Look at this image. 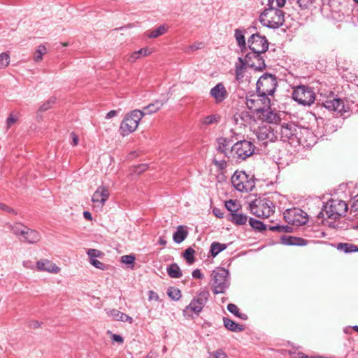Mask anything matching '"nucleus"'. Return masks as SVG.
I'll return each mask as SVG.
<instances>
[{
  "instance_id": "nucleus-1",
  "label": "nucleus",
  "mask_w": 358,
  "mask_h": 358,
  "mask_svg": "<svg viewBox=\"0 0 358 358\" xmlns=\"http://www.w3.org/2000/svg\"><path fill=\"white\" fill-rule=\"evenodd\" d=\"M249 48L252 51L245 55L244 61L239 58L242 64L240 67H266L262 53L268 48L266 38L259 33L253 34L248 41Z\"/></svg>"
},
{
  "instance_id": "nucleus-2",
  "label": "nucleus",
  "mask_w": 358,
  "mask_h": 358,
  "mask_svg": "<svg viewBox=\"0 0 358 358\" xmlns=\"http://www.w3.org/2000/svg\"><path fill=\"white\" fill-rule=\"evenodd\" d=\"M273 3L274 0H268L269 8L261 14L259 20L265 27L277 29L284 23V13L282 10L273 7Z\"/></svg>"
},
{
  "instance_id": "nucleus-3",
  "label": "nucleus",
  "mask_w": 358,
  "mask_h": 358,
  "mask_svg": "<svg viewBox=\"0 0 358 358\" xmlns=\"http://www.w3.org/2000/svg\"><path fill=\"white\" fill-rule=\"evenodd\" d=\"M255 148L254 144L250 141L246 140L237 141L231 147L229 160L241 163L252 155Z\"/></svg>"
},
{
  "instance_id": "nucleus-4",
  "label": "nucleus",
  "mask_w": 358,
  "mask_h": 358,
  "mask_svg": "<svg viewBox=\"0 0 358 358\" xmlns=\"http://www.w3.org/2000/svg\"><path fill=\"white\" fill-rule=\"evenodd\" d=\"M348 208V204L344 201L330 199L319 213L318 217H323L325 213L328 218L336 220L345 215Z\"/></svg>"
},
{
  "instance_id": "nucleus-5",
  "label": "nucleus",
  "mask_w": 358,
  "mask_h": 358,
  "mask_svg": "<svg viewBox=\"0 0 358 358\" xmlns=\"http://www.w3.org/2000/svg\"><path fill=\"white\" fill-rule=\"evenodd\" d=\"M211 285L214 294L224 293L230 285L229 271L221 267L213 270L211 273Z\"/></svg>"
},
{
  "instance_id": "nucleus-6",
  "label": "nucleus",
  "mask_w": 358,
  "mask_h": 358,
  "mask_svg": "<svg viewBox=\"0 0 358 358\" xmlns=\"http://www.w3.org/2000/svg\"><path fill=\"white\" fill-rule=\"evenodd\" d=\"M251 213L257 217L267 218L275 213V206L268 198H258L250 204Z\"/></svg>"
},
{
  "instance_id": "nucleus-7",
  "label": "nucleus",
  "mask_w": 358,
  "mask_h": 358,
  "mask_svg": "<svg viewBox=\"0 0 358 358\" xmlns=\"http://www.w3.org/2000/svg\"><path fill=\"white\" fill-rule=\"evenodd\" d=\"M234 187L241 192H251L255 182L253 177H250L245 171H236L231 178Z\"/></svg>"
},
{
  "instance_id": "nucleus-8",
  "label": "nucleus",
  "mask_w": 358,
  "mask_h": 358,
  "mask_svg": "<svg viewBox=\"0 0 358 358\" xmlns=\"http://www.w3.org/2000/svg\"><path fill=\"white\" fill-rule=\"evenodd\" d=\"M143 113L140 110H134L127 114L120 124V130L123 136H127L137 129Z\"/></svg>"
},
{
  "instance_id": "nucleus-9",
  "label": "nucleus",
  "mask_w": 358,
  "mask_h": 358,
  "mask_svg": "<svg viewBox=\"0 0 358 358\" xmlns=\"http://www.w3.org/2000/svg\"><path fill=\"white\" fill-rule=\"evenodd\" d=\"M293 99L303 106H310L315 100V94L313 90L306 85H299L292 92Z\"/></svg>"
},
{
  "instance_id": "nucleus-10",
  "label": "nucleus",
  "mask_w": 358,
  "mask_h": 358,
  "mask_svg": "<svg viewBox=\"0 0 358 358\" xmlns=\"http://www.w3.org/2000/svg\"><path fill=\"white\" fill-rule=\"evenodd\" d=\"M276 86L277 81L274 75L266 73L257 82V93L273 95Z\"/></svg>"
},
{
  "instance_id": "nucleus-11",
  "label": "nucleus",
  "mask_w": 358,
  "mask_h": 358,
  "mask_svg": "<svg viewBox=\"0 0 358 358\" xmlns=\"http://www.w3.org/2000/svg\"><path fill=\"white\" fill-rule=\"evenodd\" d=\"M299 128L293 122L283 123L275 127V131L281 141L284 142L297 138Z\"/></svg>"
},
{
  "instance_id": "nucleus-12",
  "label": "nucleus",
  "mask_w": 358,
  "mask_h": 358,
  "mask_svg": "<svg viewBox=\"0 0 358 358\" xmlns=\"http://www.w3.org/2000/svg\"><path fill=\"white\" fill-rule=\"evenodd\" d=\"M210 293L207 288H201L198 294L192 300L190 303L187 306V309H189L192 312L199 314L201 312L205 304L207 303Z\"/></svg>"
},
{
  "instance_id": "nucleus-13",
  "label": "nucleus",
  "mask_w": 358,
  "mask_h": 358,
  "mask_svg": "<svg viewBox=\"0 0 358 358\" xmlns=\"http://www.w3.org/2000/svg\"><path fill=\"white\" fill-rule=\"evenodd\" d=\"M322 104L329 110L337 112L341 115L349 110V107L344 104L342 99L333 96L332 99H327Z\"/></svg>"
},
{
  "instance_id": "nucleus-14",
  "label": "nucleus",
  "mask_w": 358,
  "mask_h": 358,
  "mask_svg": "<svg viewBox=\"0 0 358 358\" xmlns=\"http://www.w3.org/2000/svg\"><path fill=\"white\" fill-rule=\"evenodd\" d=\"M256 136L259 141H274L278 139V136L275 131V128L270 125H262L259 127L256 131Z\"/></svg>"
},
{
  "instance_id": "nucleus-15",
  "label": "nucleus",
  "mask_w": 358,
  "mask_h": 358,
  "mask_svg": "<svg viewBox=\"0 0 358 358\" xmlns=\"http://www.w3.org/2000/svg\"><path fill=\"white\" fill-rule=\"evenodd\" d=\"M109 195V191L106 187L103 186L99 187L92 196L94 206L101 208L108 200Z\"/></svg>"
},
{
  "instance_id": "nucleus-16",
  "label": "nucleus",
  "mask_w": 358,
  "mask_h": 358,
  "mask_svg": "<svg viewBox=\"0 0 358 358\" xmlns=\"http://www.w3.org/2000/svg\"><path fill=\"white\" fill-rule=\"evenodd\" d=\"M20 239L29 244H36L41 240V235L38 231L26 227L23 231Z\"/></svg>"
},
{
  "instance_id": "nucleus-17",
  "label": "nucleus",
  "mask_w": 358,
  "mask_h": 358,
  "mask_svg": "<svg viewBox=\"0 0 358 358\" xmlns=\"http://www.w3.org/2000/svg\"><path fill=\"white\" fill-rule=\"evenodd\" d=\"M232 146V141L227 138L221 137L217 140V150L223 154L224 157L230 159L231 147Z\"/></svg>"
},
{
  "instance_id": "nucleus-18",
  "label": "nucleus",
  "mask_w": 358,
  "mask_h": 358,
  "mask_svg": "<svg viewBox=\"0 0 358 358\" xmlns=\"http://www.w3.org/2000/svg\"><path fill=\"white\" fill-rule=\"evenodd\" d=\"M36 268L39 271H47L50 273H58L60 268L48 259H41L36 262Z\"/></svg>"
},
{
  "instance_id": "nucleus-19",
  "label": "nucleus",
  "mask_w": 358,
  "mask_h": 358,
  "mask_svg": "<svg viewBox=\"0 0 358 358\" xmlns=\"http://www.w3.org/2000/svg\"><path fill=\"white\" fill-rule=\"evenodd\" d=\"M210 95L217 102H221L227 97V92L224 86L222 83H218L211 89Z\"/></svg>"
},
{
  "instance_id": "nucleus-20",
  "label": "nucleus",
  "mask_w": 358,
  "mask_h": 358,
  "mask_svg": "<svg viewBox=\"0 0 358 358\" xmlns=\"http://www.w3.org/2000/svg\"><path fill=\"white\" fill-rule=\"evenodd\" d=\"M168 101V99L165 100H156L153 103H150L147 106L144 107L141 113L145 115H150L158 111L162 106Z\"/></svg>"
},
{
  "instance_id": "nucleus-21",
  "label": "nucleus",
  "mask_w": 358,
  "mask_h": 358,
  "mask_svg": "<svg viewBox=\"0 0 358 358\" xmlns=\"http://www.w3.org/2000/svg\"><path fill=\"white\" fill-rule=\"evenodd\" d=\"M282 243L286 245H299L303 246L306 245L308 241L303 238L291 236H282L281 237Z\"/></svg>"
},
{
  "instance_id": "nucleus-22",
  "label": "nucleus",
  "mask_w": 358,
  "mask_h": 358,
  "mask_svg": "<svg viewBox=\"0 0 358 358\" xmlns=\"http://www.w3.org/2000/svg\"><path fill=\"white\" fill-rule=\"evenodd\" d=\"M259 116L263 120L269 123H276L279 120V116L271 110V107L264 108L259 114Z\"/></svg>"
},
{
  "instance_id": "nucleus-23",
  "label": "nucleus",
  "mask_w": 358,
  "mask_h": 358,
  "mask_svg": "<svg viewBox=\"0 0 358 358\" xmlns=\"http://www.w3.org/2000/svg\"><path fill=\"white\" fill-rule=\"evenodd\" d=\"M246 105L250 110H253L257 114H259L264 110L257 94L247 99Z\"/></svg>"
},
{
  "instance_id": "nucleus-24",
  "label": "nucleus",
  "mask_w": 358,
  "mask_h": 358,
  "mask_svg": "<svg viewBox=\"0 0 358 358\" xmlns=\"http://www.w3.org/2000/svg\"><path fill=\"white\" fill-rule=\"evenodd\" d=\"M188 232L185 229V227L182 225H180L177 227L176 231L173 235V241L176 243H181L187 236Z\"/></svg>"
},
{
  "instance_id": "nucleus-25",
  "label": "nucleus",
  "mask_w": 358,
  "mask_h": 358,
  "mask_svg": "<svg viewBox=\"0 0 358 358\" xmlns=\"http://www.w3.org/2000/svg\"><path fill=\"white\" fill-rule=\"evenodd\" d=\"M224 326L229 331L234 332H241L244 330V327L234 321L227 318H223Z\"/></svg>"
},
{
  "instance_id": "nucleus-26",
  "label": "nucleus",
  "mask_w": 358,
  "mask_h": 358,
  "mask_svg": "<svg viewBox=\"0 0 358 358\" xmlns=\"http://www.w3.org/2000/svg\"><path fill=\"white\" fill-rule=\"evenodd\" d=\"M228 220L236 225H243L247 222L248 217L243 213H229Z\"/></svg>"
},
{
  "instance_id": "nucleus-27",
  "label": "nucleus",
  "mask_w": 358,
  "mask_h": 358,
  "mask_svg": "<svg viewBox=\"0 0 358 358\" xmlns=\"http://www.w3.org/2000/svg\"><path fill=\"white\" fill-rule=\"evenodd\" d=\"M336 249L345 253L358 252V246L349 243H339L336 245Z\"/></svg>"
},
{
  "instance_id": "nucleus-28",
  "label": "nucleus",
  "mask_w": 358,
  "mask_h": 358,
  "mask_svg": "<svg viewBox=\"0 0 358 358\" xmlns=\"http://www.w3.org/2000/svg\"><path fill=\"white\" fill-rule=\"evenodd\" d=\"M227 245L218 242H213L210 245V253L213 257H215L220 252L227 249Z\"/></svg>"
},
{
  "instance_id": "nucleus-29",
  "label": "nucleus",
  "mask_w": 358,
  "mask_h": 358,
  "mask_svg": "<svg viewBox=\"0 0 358 358\" xmlns=\"http://www.w3.org/2000/svg\"><path fill=\"white\" fill-rule=\"evenodd\" d=\"M167 273L168 275L173 278H179L182 276V271L178 266V265L176 263H173L167 267Z\"/></svg>"
},
{
  "instance_id": "nucleus-30",
  "label": "nucleus",
  "mask_w": 358,
  "mask_h": 358,
  "mask_svg": "<svg viewBox=\"0 0 358 358\" xmlns=\"http://www.w3.org/2000/svg\"><path fill=\"white\" fill-rule=\"evenodd\" d=\"M169 27L166 24L160 25L157 29L149 31L147 34V36L150 38H157L164 34L167 31Z\"/></svg>"
},
{
  "instance_id": "nucleus-31",
  "label": "nucleus",
  "mask_w": 358,
  "mask_h": 358,
  "mask_svg": "<svg viewBox=\"0 0 358 358\" xmlns=\"http://www.w3.org/2000/svg\"><path fill=\"white\" fill-rule=\"evenodd\" d=\"M9 228L14 235L20 238L23 231L26 229V226L20 222H16L13 224H10Z\"/></svg>"
},
{
  "instance_id": "nucleus-32",
  "label": "nucleus",
  "mask_w": 358,
  "mask_h": 358,
  "mask_svg": "<svg viewBox=\"0 0 358 358\" xmlns=\"http://www.w3.org/2000/svg\"><path fill=\"white\" fill-rule=\"evenodd\" d=\"M250 225L257 231L262 232L267 229L266 225L262 222L250 217L249 219Z\"/></svg>"
},
{
  "instance_id": "nucleus-33",
  "label": "nucleus",
  "mask_w": 358,
  "mask_h": 358,
  "mask_svg": "<svg viewBox=\"0 0 358 358\" xmlns=\"http://www.w3.org/2000/svg\"><path fill=\"white\" fill-rule=\"evenodd\" d=\"M227 310L231 313L234 314L235 316H236L242 320H246L248 319L247 315L240 313L238 306L234 303L228 304Z\"/></svg>"
},
{
  "instance_id": "nucleus-34",
  "label": "nucleus",
  "mask_w": 358,
  "mask_h": 358,
  "mask_svg": "<svg viewBox=\"0 0 358 358\" xmlns=\"http://www.w3.org/2000/svg\"><path fill=\"white\" fill-rule=\"evenodd\" d=\"M246 69H236V79L239 83H243L248 81V75Z\"/></svg>"
},
{
  "instance_id": "nucleus-35",
  "label": "nucleus",
  "mask_w": 358,
  "mask_h": 358,
  "mask_svg": "<svg viewBox=\"0 0 358 358\" xmlns=\"http://www.w3.org/2000/svg\"><path fill=\"white\" fill-rule=\"evenodd\" d=\"M268 229L280 233H291L293 227L288 225H275L268 227Z\"/></svg>"
},
{
  "instance_id": "nucleus-36",
  "label": "nucleus",
  "mask_w": 358,
  "mask_h": 358,
  "mask_svg": "<svg viewBox=\"0 0 358 358\" xmlns=\"http://www.w3.org/2000/svg\"><path fill=\"white\" fill-rule=\"evenodd\" d=\"M168 296L174 301H178L181 298V291L176 287H170L167 289Z\"/></svg>"
},
{
  "instance_id": "nucleus-37",
  "label": "nucleus",
  "mask_w": 358,
  "mask_h": 358,
  "mask_svg": "<svg viewBox=\"0 0 358 358\" xmlns=\"http://www.w3.org/2000/svg\"><path fill=\"white\" fill-rule=\"evenodd\" d=\"M268 96H271L270 94H263L262 93H257V99L259 100L262 106L263 107V109L266 108H268L271 104V99L268 98Z\"/></svg>"
},
{
  "instance_id": "nucleus-38",
  "label": "nucleus",
  "mask_w": 358,
  "mask_h": 358,
  "mask_svg": "<svg viewBox=\"0 0 358 358\" xmlns=\"http://www.w3.org/2000/svg\"><path fill=\"white\" fill-rule=\"evenodd\" d=\"M47 53V49L45 45H41L34 54V59L35 62L42 60L43 56Z\"/></svg>"
},
{
  "instance_id": "nucleus-39",
  "label": "nucleus",
  "mask_w": 358,
  "mask_h": 358,
  "mask_svg": "<svg viewBox=\"0 0 358 358\" xmlns=\"http://www.w3.org/2000/svg\"><path fill=\"white\" fill-rule=\"evenodd\" d=\"M194 253L195 251L192 248H188L185 250L183 257L189 264H192L194 262Z\"/></svg>"
},
{
  "instance_id": "nucleus-40",
  "label": "nucleus",
  "mask_w": 358,
  "mask_h": 358,
  "mask_svg": "<svg viewBox=\"0 0 358 358\" xmlns=\"http://www.w3.org/2000/svg\"><path fill=\"white\" fill-rule=\"evenodd\" d=\"M136 257L134 255H127L121 257V262L129 265L131 268L134 267Z\"/></svg>"
},
{
  "instance_id": "nucleus-41",
  "label": "nucleus",
  "mask_w": 358,
  "mask_h": 358,
  "mask_svg": "<svg viewBox=\"0 0 358 358\" xmlns=\"http://www.w3.org/2000/svg\"><path fill=\"white\" fill-rule=\"evenodd\" d=\"M235 38L239 47H245V36L241 31L239 29L235 30Z\"/></svg>"
},
{
  "instance_id": "nucleus-42",
  "label": "nucleus",
  "mask_w": 358,
  "mask_h": 358,
  "mask_svg": "<svg viewBox=\"0 0 358 358\" xmlns=\"http://www.w3.org/2000/svg\"><path fill=\"white\" fill-rule=\"evenodd\" d=\"M226 208L230 212V213H234L238 210V204L236 201L229 200L225 202Z\"/></svg>"
},
{
  "instance_id": "nucleus-43",
  "label": "nucleus",
  "mask_w": 358,
  "mask_h": 358,
  "mask_svg": "<svg viewBox=\"0 0 358 358\" xmlns=\"http://www.w3.org/2000/svg\"><path fill=\"white\" fill-rule=\"evenodd\" d=\"M106 313L108 316L113 317L116 321H120L123 314V313L117 309H108L106 310Z\"/></svg>"
},
{
  "instance_id": "nucleus-44",
  "label": "nucleus",
  "mask_w": 358,
  "mask_h": 358,
  "mask_svg": "<svg viewBox=\"0 0 358 358\" xmlns=\"http://www.w3.org/2000/svg\"><path fill=\"white\" fill-rule=\"evenodd\" d=\"M56 99L55 97L50 98L45 103H43L40 108L39 110L41 112H44L52 107V106L55 103Z\"/></svg>"
},
{
  "instance_id": "nucleus-45",
  "label": "nucleus",
  "mask_w": 358,
  "mask_h": 358,
  "mask_svg": "<svg viewBox=\"0 0 358 358\" xmlns=\"http://www.w3.org/2000/svg\"><path fill=\"white\" fill-rule=\"evenodd\" d=\"M219 117L216 115H210L206 116L202 120V124L205 125H209L213 124L214 122H218Z\"/></svg>"
},
{
  "instance_id": "nucleus-46",
  "label": "nucleus",
  "mask_w": 358,
  "mask_h": 358,
  "mask_svg": "<svg viewBox=\"0 0 358 358\" xmlns=\"http://www.w3.org/2000/svg\"><path fill=\"white\" fill-rule=\"evenodd\" d=\"M10 64V56L7 52H2L0 55V65L8 66Z\"/></svg>"
},
{
  "instance_id": "nucleus-47",
  "label": "nucleus",
  "mask_w": 358,
  "mask_h": 358,
  "mask_svg": "<svg viewBox=\"0 0 358 358\" xmlns=\"http://www.w3.org/2000/svg\"><path fill=\"white\" fill-rule=\"evenodd\" d=\"M315 0H297V3L301 9H308L313 6Z\"/></svg>"
},
{
  "instance_id": "nucleus-48",
  "label": "nucleus",
  "mask_w": 358,
  "mask_h": 358,
  "mask_svg": "<svg viewBox=\"0 0 358 358\" xmlns=\"http://www.w3.org/2000/svg\"><path fill=\"white\" fill-rule=\"evenodd\" d=\"M208 358H227V355L223 350H217L216 351L209 352Z\"/></svg>"
},
{
  "instance_id": "nucleus-49",
  "label": "nucleus",
  "mask_w": 358,
  "mask_h": 358,
  "mask_svg": "<svg viewBox=\"0 0 358 358\" xmlns=\"http://www.w3.org/2000/svg\"><path fill=\"white\" fill-rule=\"evenodd\" d=\"M203 47V43H201V42L195 43L187 47L185 49V52H194L195 50L202 48Z\"/></svg>"
},
{
  "instance_id": "nucleus-50",
  "label": "nucleus",
  "mask_w": 358,
  "mask_h": 358,
  "mask_svg": "<svg viewBox=\"0 0 358 358\" xmlns=\"http://www.w3.org/2000/svg\"><path fill=\"white\" fill-rule=\"evenodd\" d=\"M87 253L90 259H96L101 255V252L96 249H89Z\"/></svg>"
},
{
  "instance_id": "nucleus-51",
  "label": "nucleus",
  "mask_w": 358,
  "mask_h": 358,
  "mask_svg": "<svg viewBox=\"0 0 358 358\" xmlns=\"http://www.w3.org/2000/svg\"><path fill=\"white\" fill-rule=\"evenodd\" d=\"M17 120V117L14 114L11 113L8 117L6 120V127L7 128H10L11 126H13Z\"/></svg>"
},
{
  "instance_id": "nucleus-52",
  "label": "nucleus",
  "mask_w": 358,
  "mask_h": 358,
  "mask_svg": "<svg viewBox=\"0 0 358 358\" xmlns=\"http://www.w3.org/2000/svg\"><path fill=\"white\" fill-rule=\"evenodd\" d=\"M213 164L221 170L224 169L227 167V162L224 159L217 160L216 159H214Z\"/></svg>"
},
{
  "instance_id": "nucleus-53",
  "label": "nucleus",
  "mask_w": 358,
  "mask_h": 358,
  "mask_svg": "<svg viewBox=\"0 0 358 358\" xmlns=\"http://www.w3.org/2000/svg\"><path fill=\"white\" fill-rule=\"evenodd\" d=\"M90 263L94 267L101 270H104L106 268L105 264L97 259H90Z\"/></svg>"
},
{
  "instance_id": "nucleus-54",
  "label": "nucleus",
  "mask_w": 358,
  "mask_h": 358,
  "mask_svg": "<svg viewBox=\"0 0 358 358\" xmlns=\"http://www.w3.org/2000/svg\"><path fill=\"white\" fill-rule=\"evenodd\" d=\"M148 299L149 301H158L159 299V296L155 292L150 290L148 292Z\"/></svg>"
},
{
  "instance_id": "nucleus-55",
  "label": "nucleus",
  "mask_w": 358,
  "mask_h": 358,
  "mask_svg": "<svg viewBox=\"0 0 358 358\" xmlns=\"http://www.w3.org/2000/svg\"><path fill=\"white\" fill-rule=\"evenodd\" d=\"M351 210L355 213H358V194L354 198V201L351 205Z\"/></svg>"
},
{
  "instance_id": "nucleus-56",
  "label": "nucleus",
  "mask_w": 358,
  "mask_h": 358,
  "mask_svg": "<svg viewBox=\"0 0 358 358\" xmlns=\"http://www.w3.org/2000/svg\"><path fill=\"white\" fill-rule=\"evenodd\" d=\"M192 277L194 278H196V279H202V278H203V275L201 273L200 269H195V270H194L192 271Z\"/></svg>"
},
{
  "instance_id": "nucleus-57",
  "label": "nucleus",
  "mask_w": 358,
  "mask_h": 358,
  "mask_svg": "<svg viewBox=\"0 0 358 358\" xmlns=\"http://www.w3.org/2000/svg\"><path fill=\"white\" fill-rule=\"evenodd\" d=\"M112 340L113 341L118 343L120 344H122L124 342L123 338L118 334H113Z\"/></svg>"
},
{
  "instance_id": "nucleus-58",
  "label": "nucleus",
  "mask_w": 358,
  "mask_h": 358,
  "mask_svg": "<svg viewBox=\"0 0 358 358\" xmlns=\"http://www.w3.org/2000/svg\"><path fill=\"white\" fill-rule=\"evenodd\" d=\"M150 54V52L147 48H142L139 50L138 51L135 52V55H138L140 57L141 56H146Z\"/></svg>"
},
{
  "instance_id": "nucleus-59",
  "label": "nucleus",
  "mask_w": 358,
  "mask_h": 358,
  "mask_svg": "<svg viewBox=\"0 0 358 358\" xmlns=\"http://www.w3.org/2000/svg\"><path fill=\"white\" fill-rule=\"evenodd\" d=\"M120 321L126 322H128L129 324H132L133 322H134V320H133V318L131 317H130V316L123 313Z\"/></svg>"
},
{
  "instance_id": "nucleus-60",
  "label": "nucleus",
  "mask_w": 358,
  "mask_h": 358,
  "mask_svg": "<svg viewBox=\"0 0 358 358\" xmlns=\"http://www.w3.org/2000/svg\"><path fill=\"white\" fill-rule=\"evenodd\" d=\"M213 213L217 217L222 218L224 217V213L220 208H214L213 209Z\"/></svg>"
},
{
  "instance_id": "nucleus-61",
  "label": "nucleus",
  "mask_w": 358,
  "mask_h": 358,
  "mask_svg": "<svg viewBox=\"0 0 358 358\" xmlns=\"http://www.w3.org/2000/svg\"><path fill=\"white\" fill-rule=\"evenodd\" d=\"M147 169V165L146 164H141L139 165L138 166H137L136 168V170H135V172L140 174L141 173L143 172L144 171H145Z\"/></svg>"
},
{
  "instance_id": "nucleus-62",
  "label": "nucleus",
  "mask_w": 358,
  "mask_h": 358,
  "mask_svg": "<svg viewBox=\"0 0 358 358\" xmlns=\"http://www.w3.org/2000/svg\"><path fill=\"white\" fill-rule=\"evenodd\" d=\"M141 57L137 55H135V52H133L130 56L128 58V60L131 62V63H133L134 62L136 61L137 59L140 58Z\"/></svg>"
},
{
  "instance_id": "nucleus-63",
  "label": "nucleus",
  "mask_w": 358,
  "mask_h": 358,
  "mask_svg": "<svg viewBox=\"0 0 358 358\" xmlns=\"http://www.w3.org/2000/svg\"><path fill=\"white\" fill-rule=\"evenodd\" d=\"M71 136H72V145L73 146L77 145L78 143V136L74 133H71Z\"/></svg>"
},
{
  "instance_id": "nucleus-64",
  "label": "nucleus",
  "mask_w": 358,
  "mask_h": 358,
  "mask_svg": "<svg viewBox=\"0 0 358 358\" xmlns=\"http://www.w3.org/2000/svg\"><path fill=\"white\" fill-rule=\"evenodd\" d=\"M117 114V110H110L109 111L107 114H106V119H110L115 116H116Z\"/></svg>"
}]
</instances>
